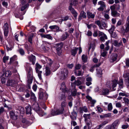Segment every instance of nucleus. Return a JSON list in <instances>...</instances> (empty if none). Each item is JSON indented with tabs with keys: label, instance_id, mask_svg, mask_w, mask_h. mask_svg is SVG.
I'll return each mask as SVG.
<instances>
[{
	"label": "nucleus",
	"instance_id": "nucleus-29",
	"mask_svg": "<svg viewBox=\"0 0 129 129\" xmlns=\"http://www.w3.org/2000/svg\"><path fill=\"white\" fill-rule=\"evenodd\" d=\"M111 15L115 17L119 16L120 14L116 11H111Z\"/></svg>",
	"mask_w": 129,
	"mask_h": 129
},
{
	"label": "nucleus",
	"instance_id": "nucleus-33",
	"mask_svg": "<svg viewBox=\"0 0 129 129\" xmlns=\"http://www.w3.org/2000/svg\"><path fill=\"white\" fill-rule=\"evenodd\" d=\"M98 4L100 5V7L105 8L106 7V5L104 2L103 1H100L98 3Z\"/></svg>",
	"mask_w": 129,
	"mask_h": 129
},
{
	"label": "nucleus",
	"instance_id": "nucleus-2",
	"mask_svg": "<svg viewBox=\"0 0 129 129\" xmlns=\"http://www.w3.org/2000/svg\"><path fill=\"white\" fill-rule=\"evenodd\" d=\"M117 83V80L115 79L113 80L111 83L109 82H108L107 84V86L110 88L112 87L113 89V90H115L114 88L116 87Z\"/></svg>",
	"mask_w": 129,
	"mask_h": 129
},
{
	"label": "nucleus",
	"instance_id": "nucleus-63",
	"mask_svg": "<svg viewBox=\"0 0 129 129\" xmlns=\"http://www.w3.org/2000/svg\"><path fill=\"white\" fill-rule=\"evenodd\" d=\"M92 33L91 31H88L87 32V35L88 36H92Z\"/></svg>",
	"mask_w": 129,
	"mask_h": 129
},
{
	"label": "nucleus",
	"instance_id": "nucleus-42",
	"mask_svg": "<svg viewBox=\"0 0 129 129\" xmlns=\"http://www.w3.org/2000/svg\"><path fill=\"white\" fill-rule=\"evenodd\" d=\"M126 28L125 30V31L126 33L128 32L129 30V21H128L127 23L125 25Z\"/></svg>",
	"mask_w": 129,
	"mask_h": 129
},
{
	"label": "nucleus",
	"instance_id": "nucleus-52",
	"mask_svg": "<svg viewBox=\"0 0 129 129\" xmlns=\"http://www.w3.org/2000/svg\"><path fill=\"white\" fill-rule=\"evenodd\" d=\"M108 108L109 111H111L112 109V106L111 103H109L108 106Z\"/></svg>",
	"mask_w": 129,
	"mask_h": 129
},
{
	"label": "nucleus",
	"instance_id": "nucleus-34",
	"mask_svg": "<svg viewBox=\"0 0 129 129\" xmlns=\"http://www.w3.org/2000/svg\"><path fill=\"white\" fill-rule=\"evenodd\" d=\"M123 77H124L125 79L127 81H128L129 82V73H124L123 75Z\"/></svg>",
	"mask_w": 129,
	"mask_h": 129
},
{
	"label": "nucleus",
	"instance_id": "nucleus-48",
	"mask_svg": "<svg viewBox=\"0 0 129 129\" xmlns=\"http://www.w3.org/2000/svg\"><path fill=\"white\" fill-rule=\"evenodd\" d=\"M98 65H94L91 67V68L89 70L90 71L92 72H93L94 70L95 69H96V66H98Z\"/></svg>",
	"mask_w": 129,
	"mask_h": 129
},
{
	"label": "nucleus",
	"instance_id": "nucleus-43",
	"mask_svg": "<svg viewBox=\"0 0 129 129\" xmlns=\"http://www.w3.org/2000/svg\"><path fill=\"white\" fill-rule=\"evenodd\" d=\"M18 51L20 54L22 55H23L25 54V52L23 49L21 48H20L18 50Z\"/></svg>",
	"mask_w": 129,
	"mask_h": 129
},
{
	"label": "nucleus",
	"instance_id": "nucleus-45",
	"mask_svg": "<svg viewBox=\"0 0 129 129\" xmlns=\"http://www.w3.org/2000/svg\"><path fill=\"white\" fill-rule=\"evenodd\" d=\"M91 114H84L83 115V117L85 118V121L87 118L89 119L90 118V116Z\"/></svg>",
	"mask_w": 129,
	"mask_h": 129
},
{
	"label": "nucleus",
	"instance_id": "nucleus-30",
	"mask_svg": "<svg viewBox=\"0 0 129 129\" xmlns=\"http://www.w3.org/2000/svg\"><path fill=\"white\" fill-rule=\"evenodd\" d=\"M81 77H78V80L75 81V83L76 85L77 86H79L81 84V82L80 81L81 80Z\"/></svg>",
	"mask_w": 129,
	"mask_h": 129
},
{
	"label": "nucleus",
	"instance_id": "nucleus-40",
	"mask_svg": "<svg viewBox=\"0 0 129 129\" xmlns=\"http://www.w3.org/2000/svg\"><path fill=\"white\" fill-rule=\"evenodd\" d=\"M123 81L122 79H120L118 83L119 88L121 89L123 87Z\"/></svg>",
	"mask_w": 129,
	"mask_h": 129
},
{
	"label": "nucleus",
	"instance_id": "nucleus-28",
	"mask_svg": "<svg viewBox=\"0 0 129 129\" xmlns=\"http://www.w3.org/2000/svg\"><path fill=\"white\" fill-rule=\"evenodd\" d=\"M15 83V81L12 80H9L7 82V85H8L13 86Z\"/></svg>",
	"mask_w": 129,
	"mask_h": 129
},
{
	"label": "nucleus",
	"instance_id": "nucleus-16",
	"mask_svg": "<svg viewBox=\"0 0 129 129\" xmlns=\"http://www.w3.org/2000/svg\"><path fill=\"white\" fill-rule=\"evenodd\" d=\"M117 55L116 53L113 54L112 55V57L109 60V61L111 62H113L115 61L117 57Z\"/></svg>",
	"mask_w": 129,
	"mask_h": 129
},
{
	"label": "nucleus",
	"instance_id": "nucleus-8",
	"mask_svg": "<svg viewBox=\"0 0 129 129\" xmlns=\"http://www.w3.org/2000/svg\"><path fill=\"white\" fill-rule=\"evenodd\" d=\"M17 59V57L16 55H14L10 58V61L9 63L10 64L14 63L15 64H17L18 62L16 60Z\"/></svg>",
	"mask_w": 129,
	"mask_h": 129
},
{
	"label": "nucleus",
	"instance_id": "nucleus-11",
	"mask_svg": "<svg viewBox=\"0 0 129 129\" xmlns=\"http://www.w3.org/2000/svg\"><path fill=\"white\" fill-rule=\"evenodd\" d=\"M28 58L30 62H31L33 64H35L36 61V57L35 56L32 54L28 57Z\"/></svg>",
	"mask_w": 129,
	"mask_h": 129
},
{
	"label": "nucleus",
	"instance_id": "nucleus-58",
	"mask_svg": "<svg viewBox=\"0 0 129 129\" xmlns=\"http://www.w3.org/2000/svg\"><path fill=\"white\" fill-rule=\"evenodd\" d=\"M115 6H116L115 4H114L113 5L110 7V8L111 10V11H115L114 10L116 9Z\"/></svg>",
	"mask_w": 129,
	"mask_h": 129
},
{
	"label": "nucleus",
	"instance_id": "nucleus-7",
	"mask_svg": "<svg viewBox=\"0 0 129 129\" xmlns=\"http://www.w3.org/2000/svg\"><path fill=\"white\" fill-rule=\"evenodd\" d=\"M68 9L73 15L75 19H76L78 15L77 13L75 10L74 9L72 8V6H69Z\"/></svg>",
	"mask_w": 129,
	"mask_h": 129
},
{
	"label": "nucleus",
	"instance_id": "nucleus-49",
	"mask_svg": "<svg viewBox=\"0 0 129 129\" xmlns=\"http://www.w3.org/2000/svg\"><path fill=\"white\" fill-rule=\"evenodd\" d=\"M101 25L102 27H100L101 29H103V27H106L107 25L104 22H101Z\"/></svg>",
	"mask_w": 129,
	"mask_h": 129
},
{
	"label": "nucleus",
	"instance_id": "nucleus-62",
	"mask_svg": "<svg viewBox=\"0 0 129 129\" xmlns=\"http://www.w3.org/2000/svg\"><path fill=\"white\" fill-rule=\"evenodd\" d=\"M69 18V17L68 16H66L62 18V21H64L67 20Z\"/></svg>",
	"mask_w": 129,
	"mask_h": 129
},
{
	"label": "nucleus",
	"instance_id": "nucleus-3",
	"mask_svg": "<svg viewBox=\"0 0 129 129\" xmlns=\"http://www.w3.org/2000/svg\"><path fill=\"white\" fill-rule=\"evenodd\" d=\"M55 45L58 55H60L61 52V49L63 46V44L62 42H60L56 44Z\"/></svg>",
	"mask_w": 129,
	"mask_h": 129
},
{
	"label": "nucleus",
	"instance_id": "nucleus-15",
	"mask_svg": "<svg viewBox=\"0 0 129 129\" xmlns=\"http://www.w3.org/2000/svg\"><path fill=\"white\" fill-rule=\"evenodd\" d=\"M78 49V48L76 47H74L73 49H71V52L72 55L75 56L77 53V51Z\"/></svg>",
	"mask_w": 129,
	"mask_h": 129
},
{
	"label": "nucleus",
	"instance_id": "nucleus-21",
	"mask_svg": "<svg viewBox=\"0 0 129 129\" xmlns=\"http://www.w3.org/2000/svg\"><path fill=\"white\" fill-rule=\"evenodd\" d=\"M10 115L11 118L14 120H16L17 118V116L15 115L14 112L13 111H11L10 113Z\"/></svg>",
	"mask_w": 129,
	"mask_h": 129
},
{
	"label": "nucleus",
	"instance_id": "nucleus-53",
	"mask_svg": "<svg viewBox=\"0 0 129 129\" xmlns=\"http://www.w3.org/2000/svg\"><path fill=\"white\" fill-rule=\"evenodd\" d=\"M29 6V5L27 4L23 6L21 9V11H23L25 9L27 8Z\"/></svg>",
	"mask_w": 129,
	"mask_h": 129
},
{
	"label": "nucleus",
	"instance_id": "nucleus-1",
	"mask_svg": "<svg viewBox=\"0 0 129 129\" xmlns=\"http://www.w3.org/2000/svg\"><path fill=\"white\" fill-rule=\"evenodd\" d=\"M26 69L29 74L28 75V76L27 82L28 85H29L32 83L33 80V78L31 75L32 69L30 67H28Z\"/></svg>",
	"mask_w": 129,
	"mask_h": 129
},
{
	"label": "nucleus",
	"instance_id": "nucleus-44",
	"mask_svg": "<svg viewBox=\"0 0 129 129\" xmlns=\"http://www.w3.org/2000/svg\"><path fill=\"white\" fill-rule=\"evenodd\" d=\"M80 16L84 18L86 17V13L83 11H82L80 13Z\"/></svg>",
	"mask_w": 129,
	"mask_h": 129
},
{
	"label": "nucleus",
	"instance_id": "nucleus-24",
	"mask_svg": "<svg viewBox=\"0 0 129 129\" xmlns=\"http://www.w3.org/2000/svg\"><path fill=\"white\" fill-rule=\"evenodd\" d=\"M69 36L68 33L67 32H66L63 34L61 38V39L62 41L65 40Z\"/></svg>",
	"mask_w": 129,
	"mask_h": 129
},
{
	"label": "nucleus",
	"instance_id": "nucleus-50",
	"mask_svg": "<svg viewBox=\"0 0 129 129\" xmlns=\"http://www.w3.org/2000/svg\"><path fill=\"white\" fill-rule=\"evenodd\" d=\"M9 57L8 56H5L3 58V62L5 63L9 59Z\"/></svg>",
	"mask_w": 129,
	"mask_h": 129
},
{
	"label": "nucleus",
	"instance_id": "nucleus-39",
	"mask_svg": "<svg viewBox=\"0 0 129 129\" xmlns=\"http://www.w3.org/2000/svg\"><path fill=\"white\" fill-rule=\"evenodd\" d=\"M109 93V90L108 89H103L102 91V93L103 95L108 94Z\"/></svg>",
	"mask_w": 129,
	"mask_h": 129
},
{
	"label": "nucleus",
	"instance_id": "nucleus-35",
	"mask_svg": "<svg viewBox=\"0 0 129 129\" xmlns=\"http://www.w3.org/2000/svg\"><path fill=\"white\" fill-rule=\"evenodd\" d=\"M30 98L32 101L35 102L36 98L35 97V94L33 92H31V93Z\"/></svg>",
	"mask_w": 129,
	"mask_h": 129
},
{
	"label": "nucleus",
	"instance_id": "nucleus-5",
	"mask_svg": "<svg viewBox=\"0 0 129 129\" xmlns=\"http://www.w3.org/2000/svg\"><path fill=\"white\" fill-rule=\"evenodd\" d=\"M64 111V109L62 107L61 109H59L56 111L52 110L51 111V114L53 116L62 114Z\"/></svg>",
	"mask_w": 129,
	"mask_h": 129
},
{
	"label": "nucleus",
	"instance_id": "nucleus-51",
	"mask_svg": "<svg viewBox=\"0 0 129 129\" xmlns=\"http://www.w3.org/2000/svg\"><path fill=\"white\" fill-rule=\"evenodd\" d=\"M110 34L112 37L115 39L117 38V35L115 32L112 33Z\"/></svg>",
	"mask_w": 129,
	"mask_h": 129
},
{
	"label": "nucleus",
	"instance_id": "nucleus-47",
	"mask_svg": "<svg viewBox=\"0 0 129 129\" xmlns=\"http://www.w3.org/2000/svg\"><path fill=\"white\" fill-rule=\"evenodd\" d=\"M115 28V27L114 25H112V26L111 28L109 30V31L110 34L113 33Z\"/></svg>",
	"mask_w": 129,
	"mask_h": 129
},
{
	"label": "nucleus",
	"instance_id": "nucleus-10",
	"mask_svg": "<svg viewBox=\"0 0 129 129\" xmlns=\"http://www.w3.org/2000/svg\"><path fill=\"white\" fill-rule=\"evenodd\" d=\"M61 76L62 79H64L68 75V71L67 69H63L61 71Z\"/></svg>",
	"mask_w": 129,
	"mask_h": 129
},
{
	"label": "nucleus",
	"instance_id": "nucleus-4",
	"mask_svg": "<svg viewBox=\"0 0 129 129\" xmlns=\"http://www.w3.org/2000/svg\"><path fill=\"white\" fill-rule=\"evenodd\" d=\"M4 31V34L5 37H7L8 36L9 33V27L8 24L7 23H4L3 27Z\"/></svg>",
	"mask_w": 129,
	"mask_h": 129
},
{
	"label": "nucleus",
	"instance_id": "nucleus-12",
	"mask_svg": "<svg viewBox=\"0 0 129 129\" xmlns=\"http://www.w3.org/2000/svg\"><path fill=\"white\" fill-rule=\"evenodd\" d=\"M100 65L97 66L96 67V73L97 76L99 77H101L102 74V70L101 68L99 67Z\"/></svg>",
	"mask_w": 129,
	"mask_h": 129
},
{
	"label": "nucleus",
	"instance_id": "nucleus-32",
	"mask_svg": "<svg viewBox=\"0 0 129 129\" xmlns=\"http://www.w3.org/2000/svg\"><path fill=\"white\" fill-rule=\"evenodd\" d=\"M50 71L49 68L47 67H46L45 73V75L46 76H48L50 75Z\"/></svg>",
	"mask_w": 129,
	"mask_h": 129
},
{
	"label": "nucleus",
	"instance_id": "nucleus-64",
	"mask_svg": "<svg viewBox=\"0 0 129 129\" xmlns=\"http://www.w3.org/2000/svg\"><path fill=\"white\" fill-rule=\"evenodd\" d=\"M102 126V125H100L94 128H92V129H100Z\"/></svg>",
	"mask_w": 129,
	"mask_h": 129
},
{
	"label": "nucleus",
	"instance_id": "nucleus-13",
	"mask_svg": "<svg viewBox=\"0 0 129 129\" xmlns=\"http://www.w3.org/2000/svg\"><path fill=\"white\" fill-rule=\"evenodd\" d=\"M60 89L64 92H67L68 90L67 89L64 82H62L61 84Z\"/></svg>",
	"mask_w": 129,
	"mask_h": 129
},
{
	"label": "nucleus",
	"instance_id": "nucleus-14",
	"mask_svg": "<svg viewBox=\"0 0 129 129\" xmlns=\"http://www.w3.org/2000/svg\"><path fill=\"white\" fill-rule=\"evenodd\" d=\"M32 107L33 109L37 111L40 110L39 105L37 103H35L32 106Z\"/></svg>",
	"mask_w": 129,
	"mask_h": 129
},
{
	"label": "nucleus",
	"instance_id": "nucleus-60",
	"mask_svg": "<svg viewBox=\"0 0 129 129\" xmlns=\"http://www.w3.org/2000/svg\"><path fill=\"white\" fill-rule=\"evenodd\" d=\"M4 111V108L3 107H1L0 108V115L3 113Z\"/></svg>",
	"mask_w": 129,
	"mask_h": 129
},
{
	"label": "nucleus",
	"instance_id": "nucleus-18",
	"mask_svg": "<svg viewBox=\"0 0 129 129\" xmlns=\"http://www.w3.org/2000/svg\"><path fill=\"white\" fill-rule=\"evenodd\" d=\"M113 44L116 47H119L122 45V42L121 41L119 43H118L117 40H115L113 42Z\"/></svg>",
	"mask_w": 129,
	"mask_h": 129
},
{
	"label": "nucleus",
	"instance_id": "nucleus-6",
	"mask_svg": "<svg viewBox=\"0 0 129 129\" xmlns=\"http://www.w3.org/2000/svg\"><path fill=\"white\" fill-rule=\"evenodd\" d=\"M42 67L40 65H36L35 68L36 72L38 73V76L40 80L42 79L41 74L42 73V72L39 70Z\"/></svg>",
	"mask_w": 129,
	"mask_h": 129
},
{
	"label": "nucleus",
	"instance_id": "nucleus-27",
	"mask_svg": "<svg viewBox=\"0 0 129 129\" xmlns=\"http://www.w3.org/2000/svg\"><path fill=\"white\" fill-rule=\"evenodd\" d=\"M77 0H72L70 2L69 6H71L73 5L75 6L77 4H78Z\"/></svg>",
	"mask_w": 129,
	"mask_h": 129
},
{
	"label": "nucleus",
	"instance_id": "nucleus-55",
	"mask_svg": "<svg viewBox=\"0 0 129 129\" xmlns=\"http://www.w3.org/2000/svg\"><path fill=\"white\" fill-rule=\"evenodd\" d=\"M66 97V96H65L64 93H63L62 94L61 96L60 97V99L61 100H64Z\"/></svg>",
	"mask_w": 129,
	"mask_h": 129
},
{
	"label": "nucleus",
	"instance_id": "nucleus-26",
	"mask_svg": "<svg viewBox=\"0 0 129 129\" xmlns=\"http://www.w3.org/2000/svg\"><path fill=\"white\" fill-rule=\"evenodd\" d=\"M41 36L42 37L46 38L48 39H50L52 40L53 38L50 34L41 35Z\"/></svg>",
	"mask_w": 129,
	"mask_h": 129
},
{
	"label": "nucleus",
	"instance_id": "nucleus-57",
	"mask_svg": "<svg viewBox=\"0 0 129 129\" xmlns=\"http://www.w3.org/2000/svg\"><path fill=\"white\" fill-rule=\"evenodd\" d=\"M107 52L105 50H104L103 52H102L101 54V55L103 57H105L107 54Z\"/></svg>",
	"mask_w": 129,
	"mask_h": 129
},
{
	"label": "nucleus",
	"instance_id": "nucleus-9",
	"mask_svg": "<svg viewBox=\"0 0 129 129\" xmlns=\"http://www.w3.org/2000/svg\"><path fill=\"white\" fill-rule=\"evenodd\" d=\"M39 98L40 99H46L47 98L48 95L45 93H44L40 91L39 93Z\"/></svg>",
	"mask_w": 129,
	"mask_h": 129
},
{
	"label": "nucleus",
	"instance_id": "nucleus-31",
	"mask_svg": "<svg viewBox=\"0 0 129 129\" xmlns=\"http://www.w3.org/2000/svg\"><path fill=\"white\" fill-rule=\"evenodd\" d=\"M18 109L19 111V112L21 114H23L24 113L25 110L23 107L21 106H19L18 107Z\"/></svg>",
	"mask_w": 129,
	"mask_h": 129
},
{
	"label": "nucleus",
	"instance_id": "nucleus-20",
	"mask_svg": "<svg viewBox=\"0 0 129 129\" xmlns=\"http://www.w3.org/2000/svg\"><path fill=\"white\" fill-rule=\"evenodd\" d=\"M86 98L89 101L91 104L92 105V106H93L94 104L96 102V101L92 100V98L89 95L86 96Z\"/></svg>",
	"mask_w": 129,
	"mask_h": 129
},
{
	"label": "nucleus",
	"instance_id": "nucleus-38",
	"mask_svg": "<svg viewBox=\"0 0 129 129\" xmlns=\"http://www.w3.org/2000/svg\"><path fill=\"white\" fill-rule=\"evenodd\" d=\"M87 17L88 18H94V15L93 14H92L89 12H87Z\"/></svg>",
	"mask_w": 129,
	"mask_h": 129
},
{
	"label": "nucleus",
	"instance_id": "nucleus-23",
	"mask_svg": "<svg viewBox=\"0 0 129 129\" xmlns=\"http://www.w3.org/2000/svg\"><path fill=\"white\" fill-rule=\"evenodd\" d=\"M49 28L51 30L54 29L55 31H59V27L56 25H54L50 26Z\"/></svg>",
	"mask_w": 129,
	"mask_h": 129
},
{
	"label": "nucleus",
	"instance_id": "nucleus-37",
	"mask_svg": "<svg viewBox=\"0 0 129 129\" xmlns=\"http://www.w3.org/2000/svg\"><path fill=\"white\" fill-rule=\"evenodd\" d=\"M119 123V121L118 120H115L112 124V126H113L115 128V127L118 126Z\"/></svg>",
	"mask_w": 129,
	"mask_h": 129
},
{
	"label": "nucleus",
	"instance_id": "nucleus-36",
	"mask_svg": "<svg viewBox=\"0 0 129 129\" xmlns=\"http://www.w3.org/2000/svg\"><path fill=\"white\" fill-rule=\"evenodd\" d=\"M110 42V41L108 40L105 43V45L106 46L105 47V49L106 51L108 50L109 48L110 47L109 45V44Z\"/></svg>",
	"mask_w": 129,
	"mask_h": 129
},
{
	"label": "nucleus",
	"instance_id": "nucleus-19",
	"mask_svg": "<svg viewBox=\"0 0 129 129\" xmlns=\"http://www.w3.org/2000/svg\"><path fill=\"white\" fill-rule=\"evenodd\" d=\"M113 44L116 47H119L122 45V42L121 41L119 43H118L117 40H115L113 42Z\"/></svg>",
	"mask_w": 129,
	"mask_h": 129
},
{
	"label": "nucleus",
	"instance_id": "nucleus-17",
	"mask_svg": "<svg viewBox=\"0 0 129 129\" xmlns=\"http://www.w3.org/2000/svg\"><path fill=\"white\" fill-rule=\"evenodd\" d=\"M26 113L27 114L30 115L31 114V107L30 105L27 106L26 107Z\"/></svg>",
	"mask_w": 129,
	"mask_h": 129
},
{
	"label": "nucleus",
	"instance_id": "nucleus-46",
	"mask_svg": "<svg viewBox=\"0 0 129 129\" xmlns=\"http://www.w3.org/2000/svg\"><path fill=\"white\" fill-rule=\"evenodd\" d=\"M22 122L25 125H28L29 123V122L26 119L23 118L22 120Z\"/></svg>",
	"mask_w": 129,
	"mask_h": 129
},
{
	"label": "nucleus",
	"instance_id": "nucleus-54",
	"mask_svg": "<svg viewBox=\"0 0 129 129\" xmlns=\"http://www.w3.org/2000/svg\"><path fill=\"white\" fill-rule=\"evenodd\" d=\"M33 37V35H30L28 38V41L31 43H32V38Z\"/></svg>",
	"mask_w": 129,
	"mask_h": 129
},
{
	"label": "nucleus",
	"instance_id": "nucleus-59",
	"mask_svg": "<svg viewBox=\"0 0 129 129\" xmlns=\"http://www.w3.org/2000/svg\"><path fill=\"white\" fill-rule=\"evenodd\" d=\"M37 86L36 84H35L33 85V89L35 91H36L37 88Z\"/></svg>",
	"mask_w": 129,
	"mask_h": 129
},
{
	"label": "nucleus",
	"instance_id": "nucleus-56",
	"mask_svg": "<svg viewBox=\"0 0 129 129\" xmlns=\"http://www.w3.org/2000/svg\"><path fill=\"white\" fill-rule=\"evenodd\" d=\"M96 24L100 27H102L101 24V22H100V21L99 20H98L96 21L95 22Z\"/></svg>",
	"mask_w": 129,
	"mask_h": 129
},
{
	"label": "nucleus",
	"instance_id": "nucleus-61",
	"mask_svg": "<svg viewBox=\"0 0 129 129\" xmlns=\"http://www.w3.org/2000/svg\"><path fill=\"white\" fill-rule=\"evenodd\" d=\"M71 123L72 125H73V126H75L77 124L76 122L74 121H72Z\"/></svg>",
	"mask_w": 129,
	"mask_h": 129
},
{
	"label": "nucleus",
	"instance_id": "nucleus-25",
	"mask_svg": "<svg viewBox=\"0 0 129 129\" xmlns=\"http://www.w3.org/2000/svg\"><path fill=\"white\" fill-rule=\"evenodd\" d=\"M5 77L6 78H9L11 76L12 73L11 71L9 70L7 71L5 73Z\"/></svg>",
	"mask_w": 129,
	"mask_h": 129
},
{
	"label": "nucleus",
	"instance_id": "nucleus-22",
	"mask_svg": "<svg viewBox=\"0 0 129 129\" xmlns=\"http://www.w3.org/2000/svg\"><path fill=\"white\" fill-rule=\"evenodd\" d=\"M77 116V113L76 112L73 111L72 112L71 115H70V117L72 120H76Z\"/></svg>",
	"mask_w": 129,
	"mask_h": 129
},
{
	"label": "nucleus",
	"instance_id": "nucleus-41",
	"mask_svg": "<svg viewBox=\"0 0 129 129\" xmlns=\"http://www.w3.org/2000/svg\"><path fill=\"white\" fill-rule=\"evenodd\" d=\"M82 61L84 62H85L87 60V57L85 55H83L82 56Z\"/></svg>",
	"mask_w": 129,
	"mask_h": 129
}]
</instances>
